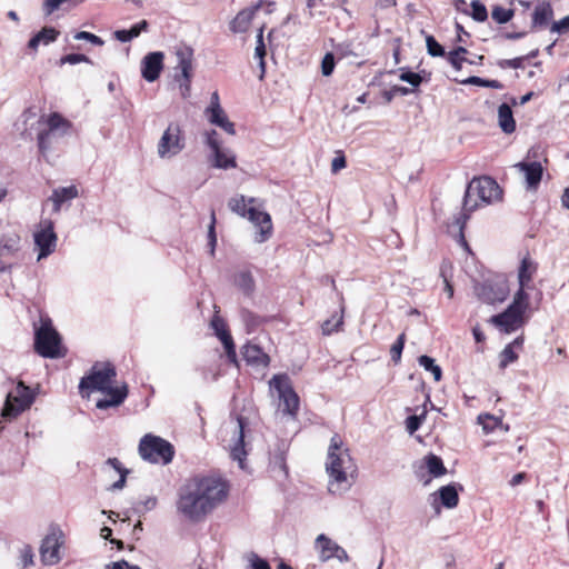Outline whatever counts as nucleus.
<instances>
[{
	"instance_id": "nucleus-1",
	"label": "nucleus",
	"mask_w": 569,
	"mask_h": 569,
	"mask_svg": "<svg viewBox=\"0 0 569 569\" xmlns=\"http://www.w3.org/2000/svg\"><path fill=\"white\" fill-rule=\"evenodd\" d=\"M227 492L226 482L219 478H192L179 489L177 510L188 520L199 522L226 499Z\"/></svg>"
},
{
	"instance_id": "nucleus-2",
	"label": "nucleus",
	"mask_w": 569,
	"mask_h": 569,
	"mask_svg": "<svg viewBox=\"0 0 569 569\" xmlns=\"http://www.w3.org/2000/svg\"><path fill=\"white\" fill-rule=\"evenodd\" d=\"M116 376V368L110 362L103 365L96 363L89 375L81 378L79 383L80 392L96 390L106 393L108 398L97 401L96 407L98 409L104 410L111 407H119L128 396V386L123 383L120 387H112L111 383Z\"/></svg>"
},
{
	"instance_id": "nucleus-3",
	"label": "nucleus",
	"mask_w": 569,
	"mask_h": 569,
	"mask_svg": "<svg viewBox=\"0 0 569 569\" xmlns=\"http://www.w3.org/2000/svg\"><path fill=\"white\" fill-rule=\"evenodd\" d=\"M326 471L330 479L328 490L331 493H341L351 487V482L348 481V476H352L356 471V466L349 453V449L343 447V441L337 433L330 439Z\"/></svg>"
},
{
	"instance_id": "nucleus-4",
	"label": "nucleus",
	"mask_w": 569,
	"mask_h": 569,
	"mask_svg": "<svg viewBox=\"0 0 569 569\" xmlns=\"http://www.w3.org/2000/svg\"><path fill=\"white\" fill-rule=\"evenodd\" d=\"M34 350L43 358L57 359L66 356L61 337L48 317H41L40 326L34 327Z\"/></svg>"
},
{
	"instance_id": "nucleus-5",
	"label": "nucleus",
	"mask_w": 569,
	"mask_h": 569,
	"mask_svg": "<svg viewBox=\"0 0 569 569\" xmlns=\"http://www.w3.org/2000/svg\"><path fill=\"white\" fill-rule=\"evenodd\" d=\"M228 206L231 211L241 217H247L258 229L254 237L257 243L267 241L272 234V222L269 213L259 211L256 208H247L244 196H237L229 200Z\"/></svg>"
},
{
	"instance_id": "nucleus-6",
	"label": "nucleus",
	"mask_w": 569,
	"mask_h": 569,
	"mask_svg": "<svg viewBox=\"0 0 569 569\" xmlns=\"http://www.w3.org/2000/svg\"><path fill=\"white\" fill-rule=\"evenodd\" d=\"M501 189L499 184L490 177L473 178L467 186L463 198V210L473 211L478 207V202H472V197L477 196L481 202L489 204L500 199Z\"/></svg>"
},
{
	"instance_id": "nucleus-7",
	"label": "nucleus",
	"mask_w": 569,
	"mask_h": 569,
	"mask_svg": "<svg viewBox=\"0 0 569 569\" xmlns=\"http://www.w3.org/2000/svg\"><path fill=\"white\" fill-rule=\"evenodd\" d=\"M139 453L151 463L168 465L174 457V447L166 439L148 433L139 442Z\"/></svg>"
},
{
	"instance_id": "nucleus-8",
	"label": "nucleus",
	"mask_w": 569,
	"mask_h": 569,
	"mask_svg": "<svg viewBox=\"0 0 569 569\" xmlns=\"http://www.w3.org/2000/svg\"><path fill=\"white\" fill-rule=\"evenodd\" d=\"M270 389L278 393L279 410L292 419L297 417L299 410V397L291 386L287 375H276L269 382Z\"/></svg>"
},
{
	"instance_id": "nucleus-9",
	"label": "nucleus",
	"mask_w": 569,
	"mask_h": 569,
	"mask_svg": "<svg viewBox=\"0 0 569 569\" xmlns=\"http://www.w3.org/2000/svg\"><path fill=\"white\" fill-rule=\"evenodd\" d=\"M186 148V138L178 122H170L162 133L157 152L161 159H170L179 154Z\"/></svg>"
},
{
	"instance_id": "nucleus-10",
	"label": "nucleus",
	"mask_w": 569,
	"mask_h": 569,
	"mask_svg": "<svg viewBox=\"0 0 569 569\" xmlns=\"http://www.w3.org/2000/svg\"><path fill=\"white\" fill-rule=\"evenodd\" d=\"M473 289L478 299L487 305L503 302L509 295L507 280L502 276L487 278L476 283Z\"/></svg>"
},
{
	"instance_id": "nucleus-11",
	"label": "nucleus",
	"mask_w": 569,
	"mask_h": 569,
	"mask_svg": "<svg viewBox=\"0 0 569 569\" xmlns=\"http://www.w3.org/2000/svg\"><path fill=\"white\" fill-rule=\"evenodd\" d=\"M34 401V395L23 382H19L14 390L7 395L1 416L13 419L28 409Z\"/></svg>"
},
{
	"instance_id": "nucleus-12",
	"label": "nucleus",
	"mask_w": 569,
	"mask_h": 569,
	"mask_svg": "<svg viewBox=\"0 0 569 569\" xmlns=\"http://www.w3.org/2000/svg\"><path fill=\"white\" fill-rule=\"evenodd\" d=\"M176 56V70H179L180 73L174 74V81L179 83L181 96L186 99L191 91L192 50L190 48L178 49Z\"/></svg>"
},
{
	"instance_id": "nucleus-13",
	"label": "nucleus",
	"mask_w": 569,
	"mask_h": 569,
	"mask_svg": "<svg viewBox=\"0 0 569 569\" xmlns=\"http://www.w3.org/2000/svg\"><path fill=\"white\" fill-rule=\"evenodd\" d=\"M62 537L63 535L60 530H53L43 538L40 546V556L44 565L52 566L59 562V549L63 543Z\"/></svg>"
},
{
	"instance_id": "nucleus-14",
	"label": "nucleus",
	"mask_w": 569,
	"mask_h": 569,
	"mask_svg": "<svg viewBox=\"0 0 569 569\" xmlns=\"http://www.w3.org/2000/svg\"><path fill=\"white\" fill-rule=\"evenodd\" d=\"M44 228L34 233V243L39 248L38 260L52 253L57 246V234L53 231V223L50 220L43 222Z\"/></svg>"
},
{
	"instance_id": "nucleus-15",
	"label": "nucleus",
	"mask_w": 569,
	"mask_h": 569,
	"mask_svg": "<svg viewBox=\"0 0 569 569\" xmlns=\"http://www.w3.org/2000/svg\"><path fill=\"white\" fill-rule=\"evenodd\" d=\"M523 312V310L517 309L516 306H509L503 312L493 316L491 321L505 332L510 333L522 325Z\"/></svg>"
},
{
	"instance_id": "nucleus-16",
	"label": "nucleus",
	"mask_w": 569,
	"mask_h": 569,
	"mask_svg": "<svg viewBox=\"0 0 569 569\" xmlns=\"http://www.w3.org/2000/svg\"><path fill=\"white\" fill-rule=\"evenodd\" d=\"M164 54L161 51L149 52L141 61V76L148 82L156 81L163 69Z\"/></svg>"
},
{
	"instance_id": "nucleus-17",
	"label": "nucleus",
	"mask_w": 569,
	"mask_h": 569,
	"mask_svg": "<svg viewBox=\"0 0 569 569\" xmlns=\"http://www.w3.org/2000/svg\"><path fill=\"white\" fill-rule=\"evenodd\" d=\"M525 178V182L528 190H536L541 181L543 168L540 162L521 161L515 166Z\"/></svg>"
},
{
	"instance_id": "nucleus-18",
	"label": "nucleus",
	"mask_w": 569,
	"mask_h": 569,
	"mask_svg": "<svg viewBox=\"0 0 569 569\" xmlns=\"http://www.w3.org/2000/svg\"><path fill=\"white\" fill-rule=\"evenodd\" d=\"M241 356L248 365L252 366H268L269 357L257 345L246 343L241 348Z\"/></svg>"
},
{
	"instance_id": "nucleus-19",
	"label": "nucleus",
	"mask_w": 569,
	"mask_h": 569,
	"mask_svg": "<svg viewBox=\"0 0 569 569\" xmlns=\"http://www.w3.org/2000/svg\"><path fill=\"white\" fill-rule=\"evenodd\" d=\"M237 422H238V426H237L238 438H237V442L234 443V446L231 449V457L233 460L238 461L239 467L241 469H243L244 468V457L247 455L246 450H244V441H243L246 420L242 417H238Z\"/></svg>"
},
{
	"instance_id": "nucleus-20",
	"label": "nucleus",
	"mask_w": 569,
	"mask_h": 569,
	"mask_svg": "<svg viewBox=\"0 0 569 569\" xmlns=\"http://www.w3.org/2000/svg\"><path fill=\"white\" fill-rule=\"evenodd\" d=\"M211 164L218 169H232L237 167L236 156L229 149L218 148L212 150Z\"/></svg>"
},
{
	"instance_id": "nucleus-21",
	"label": "nucleus",
	"mask_w": 569,
	"mask_h": 569,
	"mask_svg": "<svg viewBox=\"0 0 569 569\" xmlns=\"http://www.w3.org/2000/svg\"><path fill=\"white\" fill-rule=\"evenodd\" d=\"M553 17V9L550 2L543 1L536 6L535 11L532 13V24L531 28H543L548 24V22Z\"/></svg>"
},
{
	"instance_id": "nucleus-22",
	"label": "nucleus",
	"mask_w": 569,
	"mask_h": 569,
	"mask_svg": "<svg viewBox=\"0 0 569 569\" xmlns=\"http://www.w3.org/2000/svg\"><path fill=\"white\" fill-rule=\"evenodd\" d=\"M316 548L319 549V559L322 562H326L333 558L336 553V549L338 548V543L335 542L332 539L327 537L325 533H320L316 538Z\"/></svg>"
},
{
	"instance_id": "nucleus-23",
	"label": "nucleus",
	"mask_w": 569,
	"mask_h": 569,
	"mask_svg": "<svg viewBox=\"0 0 569 569\" xmlns=\"http://www.w3.org/2000/svg\"><path fill=\"white\" fill-rule=\"evenodd\" d=\"M78 197V189L76 186L58 188L52 191L49 200L53 202V211L59 212L63 202L72 200Z\"/></svg>"
},
{
	"instance_id": "nucleus-24",
	"label": "nucleus",
	"mask_w": 569,
	"mask_h": 569,
	"mask_svg": "<svg viewBox=\"0 0 569 569\" xmlns=\"http://www.w3.org/2000/svg\"><path fill=\"white\" fill-rule=\"evenodd\" d=\"M498 123L500 129L510 134L516 130V121L513 118V112L511 107L508 103H501L498 108Z\"/></svg>"
},
{
	"instance_id": "nucleus-25",
	"label": "nucleus",
	"mask_w": 569,
	"mask_h": 569,
	"mask_svg": "<svg viewBox=\"0 0 569 569\" xmlns=\"http://www.w3.org/2000/svg\"><path fill=\"white\" fill-rule=\"evenodd\" d=\"M58 36V30L52 27H44L29 40L28 48L31 50H37L40 43L47 46L56 41Z\"/></svg>"
},
{
	"instance_id": "nucleus-26",
	"label": "nucleus",
	"mask_w": 569,
	"mask_h": 569,
	"mask_svg": "<svg viewBox=\"0 0 569 569\" xmlns=\"http://www.w3.org/2000/svg\"><path fill=\"white\" fill-rule=\"evenodd\" d=\"M439 500L445 508L452 509L459 503L458 488L456 483L442 486L438 491Z\"/></svg>"
},
{
	"instance_id": "nucleus-27",
	"label": "nucleus",
	"mask_w": 569,
	"mask_h": 569,
	"mask_svg": "<svg viewBox=\"0 0 569 569\" xmlns=\"http://www.w3.org/2000/svg\"><path fill=\"white\" fill-rule=\"evenodd\" d=\"M107 468L114 470L120 476L119 479L110 486L109 490H121L126 486L129 470L122 467L117 458H109L104 463V470H107Z\"/></svg>"
},
{
	"instance_id": "nucleus-28",
	"label": "nucleus",
	"mask_w": 569,
	"mask_h": 569,
	"mask_svg": "<svg viewBox=\"0 0 569 569\" xmlns=\"http://www.w3.org/2000/svg\"><path fill=\"white\" fill-rule=\"evenodd\" d=\"M206 114H207L210 123L218 126L219 128L223 129L229 134L236 133L234 124L231 121H229L223 109H219L218 111L214 110L211 112H206Z\"/></svg>"
},
{
	"instance_id": "nucleus-29",
	"label": "nucleus",
	"mask_w": 569,
	"mask_h": 569,
	"mask_svg": "<svg viewBox=\"0 0 569 569\" xmlns=\"http://www.w3.org/2000/svg\"><path fill=\"white\" fill-rule=\"evenodd\" d=\"M536 270L537 264L530 258H523L518 271L519 286L528 287Z\"/></svg>"
},
{
	"instance_id": "nucleus-30",
	"label": "nucleus",
	"mask_w": 569,
	"mask_h": 569,
	"mask_svg": "<svg viewBox=\"0 0 569 569\" xmlns=\"http://www.w3.org/2000/svg\"><path fill=\"white\" fill-rule=\"evenodd\" d=\"M423 462L428 472L435 478L447 473V468L445 467L442 459L433 453L427 455L423 458Z\"/></svg>"
},
{
	"instance_id": "nucleus-31",
	"label": "nucleus",
	"mask_w": 569,
	"mask_h": 569,
	"mask_svg": "<svg viewBox=\"0 0 569 569\" xmlns=\"http://www.w3.org/2000/svg\"><path fill=\"white\" fill-rule=\"evenodd\" d=\"M48 129L52 133L63 136L70 127V123L59 113L53 112L47 119Z\"/></svg>"
},
{
	"instance_id": "nucleus-32",
	"label": "nucleus",
	"mask_w": 569,
	"mask_h": 569,
	"mask_svg": "<svg viewBox=\"0 0 569 569\" xmlns=\"http://www.w3.org/2000/svg\"><path fill=\"white\" fill-rule=\"evenodd\" d=\"M234 284L244 293L250 295L254 289V281L249 271H240L234 276Z\"/></svg>"
},
{
	"instance_id": "nucleus-33",
	"label": "nucleus",
	"mask_w": 569,
	"mask_h": 569,
	"mask_svg": "<svg viewBox=\"0 0 569 569\" xmlns=\"http://www.w3.org/2000/svg\"><path fill=\"white\" fill-rule=\"evenodd\" d=\"M418 363L427 371H430L433 376V379L436 381H440L441 380V377H442V370L441 368L436 365L435 362V359L427 356V355H422L418 358Z\"/></svg>"
},
{
	"instance_id": "nucleus-34",
	"label": "nucleus",
	"mask_w": 569,
	"mask_h": 569,
	"mask_svg": "<svg viewBox=\"0 0 569 569\" xmlns=\"http://www.w3.org/2000/svg\"><path fill=\"white\" fill-rule=\"evenodd\" d=\"M478 423L482 427L485 433L492 432L498 426L502 425V420L489 413H481L477 418Z\"/></svg>"
},
{
	"instance_id": "nucleus-35",
	"label": "nucleus",
	"mask_w": 569,
	"mask_h": 569,
	"mask_svg": "<svg viewBox=\"0 0 569 569\" xmlns=\"http://www.w3.org/2000/svg\"><path fill=\"white\" fill-rule=\"evenodd\" d=\"M343 311H345V308L341 307L340 309V316H332L331 319H328L326 320L323 323H322V332L323 335H331L332 332L335 331H338L339 328L342 326L343 323Z\"/></svg>"
},
{
	"instance_id": "nucleus-36",
	"label": "nucleus",
	"mask_w": 569,
	"mask_h": 569,
	"mask_svg": "<svg viewBox=\"0 0 569 569\" xmlns=\"http://www.w3.org/2000/svg\"><path fill=\"white\" fill-rule=\"evenodd\" d=\"M461 83L465 84H475L479 87H486V88H492V89H503V84L498 80H489L483 79L477 76H471L467 78L466 80L461 81Z\"/></svg>"
},
{
	"instance_id": "nucleus-37",
	"label": "nucleus",
	"mask_w": 569,
	"mask_h": 569,
	"mask_svg": "<svg viewBox=\"0 0 569 569\" xmlns=\"http://www.w3.org/2000/svg\"><path fill=\"white\" fill-rule=\"evenodd\" d=\"M513 14L515 11L512 9H503L500 6L493 7L491 11L492 19L499 24L509 22L512 19Z\"/></svg>"
},
{
	"instance_id": "nucleus-38",
	"label": "nucleus",
	"mask_w": 569,
	"mask_h": 569,
	"mask_svg": "<svg viewBox=\"0 0 569 569\" xmlns=\"http://www.w3.org/2000/svg\"><path fill=\"white\" fill-rule=\"evenodd\" d=\"M471 17L477 22H483L488 19V11L486 6L479 0H472L471 3Z\"/></svg>"
},
{
	"instance_id": "nucleus-39",
	"label": "nucleus",
	"mask_w": 569,
	"mask_h": 569,
	"mask_svg": "<svg viewBox=\"0 0 569 569\" xmlns=\"http://www.w3.org/2000/svg\"><path fill=\"white\" fill-rule=\"evenodd\" d=\"M221 342L224 347L226 355H227L229 362L233 363L234 366H238L236 346H234L231 335H224L223 337H221Z\"/></svg>"
},
{
	"instance_id": "nucleus-40",
	"label": "nucleus",
	"mask_w": 569,
	"mask_h": 569,
	"mask_svg": "<svg viewBox=\"0 0 569 569\" xmlns=\"http://www.w3.org/2000/svg\"><path fill=\"white\" fill-rule=\"evenodd\" d=\"M56 137L51 131L43 130L38 134V147L42 156L51 149L52 139Z\"/></svg>"
},
{
	"instance_id": "nucleus-41",
	"label": "nucleus",
	"mask_w": 569,
	"mask_h": 569,
	"mask_svg": "<svg viewBox=\"0 0 569 569\" xmlns=\"http://www.w3.org/2000/svg\"><path fill=\"white\" fill-rule=\"evenodd\" d=\"M465 53H467L465 47H457L448 53V61L456 70H461L462 62L466 61V59L460 56Z\"/></svg>"
},
{
	"instance_id": "nucleus-42",
	"label": "nucleus",
	"mask_w": 569,
	"mask_h": 569,
	"mask_svg": "<svg viewBox=\"0 0 569 569\" xmlns=\"http://www.w3.org/2000/svg\"><path fill=\"white\" fill-rule=\"evenodd\" d=\"M264 56H266V46L263 42V30L260 29L257 36V46L254 49V57L260 60L259 64L262 71V74L264 73Z\"/></svg>"
},
{
	"instance_id": "nucleus-43",
	"label": "nucleus",
	"mask_w": 569,
	"mask_h": 569,
	"mask_svg": "<svg viewBox=\"0 0 569 569\" xmlns=\"http://www.w3.org/2000/svg\"><path fill=\"white\" fill-rule=\"evenodd\" d=\"M427 51L431 57H443L446 54L443 47L435 39L433 36L426 37Z\"/></svg>"
},
{
	"instance_id": "nucleus-44",
	"label": "nucleus",
	"mask_w": 569,
	"mask_h": 569,
	"mask_svg": "<svg viewBox=\"0 0 569 569\" xmlns=\"http://www.w3.org/2000/svg\"><path fill=\"white\" fill-rule=\"evenodd\" d=\"M405 342H406V335L401 333L390 348L391 360L395 363H398L401 359Z\"/></svg>"
},
{
	"instance_id": "nucleus-45",
	"label": "nucleus",
	"mask_w": 569,
	"mask_h": 569,
	"mask_svg": "<svg viewBox=\"0 0 569 569\" xmlns=\"http://www.w3.org/2000/svg\"><path fill=\"white\" fill-rule=\"evenodd\" d=\"M399 79L403 82L409 83L413 88H417L422 83L425 78L421 73L406 70L400 73Z\"/></svg>"
},
{
	"instance_id": "nucleus-46",
	"label": "nucleus",
	"mask_w": 569,
	"mask_h": 569,
	"mask_svg": "<svg viewBox=\"0 0 569 569\" xmlns=\"http://www.w3.org/2000/svg\"><path fill=\"white\" fill-rule=\"evenodd\" d=\"M518 359V355L516 350L512 349V346H506L505 349L500 353V368L505 369L509 363L515 362Z\"/></svg>"
},
{
	"instance_id": "nucleus-47",
	"label": "nucleus",
	"mask_w": 569,
	"mask_h": 569,
	"mask_svg": "<svg viewBox=\"0 0 569 569\" xmlns=\"http://www.w3.org/2000/svg\"><path fill=\"white\" fill-rule=\"evenodd\" d=\"M335 56L331 52L326 53L321 62V72L325 77H329L335 70Z\"/></svg>"
},
{
	"instance_id": "nucleus-48",
	"label": "nucleus",
	"mask_w": 569,
	"mask_h": 569,
	"mask_svg": "<svg viewBox=\"0 0 569 569\" xmlns=\"http://www.w3.org/2000/svg\"><path fill=\"white\" fill-rule=\"evenodd\" d=\"M525 288L526 287L519 286V290L515 295L513 301L510 305V306H516L517 309L523 310V311L527 308V300H528V295L526 293Z\"/></svg>"
},
{
	"instance_id": "nucleus-49",
	"label": "nucleus",
	"mask_w": 569,
	"mask_h": 569,
	"mask_svg": "<svg viewBox=\"0 0 569 569\" xmlns=\"http://www.w3.org/2000/svg\"><path fill=\"white\" fill-rule=\"evenodd\" d=\"M74 39L76 40H86L96 46H102L104 43V41L100 37L96 36L91 32H88V31L77 32L74 34Z\"/></svg>"
},
{
	"instance_id": "nucleus-50",
	"label": "nucleus",
	"mask_w": 569,
	"mask_h": 569,
	"mask_svg": "<svg viewBox=\"0 0 569 569\" xmlns=\"http://www.w3.org/2000/svg\"><path fill=\"white\" fill-rule=\"evenodd\" d=\"M211 327L214 330L216 336L221 340L224 335H230L226 328L224 321L219 317H213L211 320Z\"/></svg>"
},
{
	"instance_id": "nucleus-51",
	"label": "nucleus",
	"mask_w": 569,
	"mask_h": 569,
	"mask_svg": "<svg viewBox=\"0 0 569 569\" xmlns=\"http://www.w3.org/2000/svg\"><path fill=\"white\" fill-rule=\"evenodd\" d=\"M61 63L76 64L80 62L92 63V61L84 54L81 53H70L61 58Z\"/></svg>"
},
{
	"instance_id": "nucleus-52",
	"label": "nucleus",
	"mask_w": 569,
	"mask_h": 569,
	"mask_svg": "<svg viewBox=\"0 0 569 569\" xmlns=\"http://www.w3.org/2000/svg\"><path fill=\"white\" fill-rule=\"evenodd\" d=\"M20 560L22 568H27L28 566L33 563V551L30 546H24L20 551Z\"/></svg>"
},
{
	"instance_id": "nucleus-53",
	"label": "nucleus",
	"mask_w": 569,
	"mask_h": 569,
	"mask_svg": "<svg viewBox=\"0 0 569 569\" xmlns=\"http://www.w3.org/2000/svg\"><path fill=\"white\" fill-rule=\"evenodd\" d=\"M249 561L251 569H271L268 561L256 553L250 555Z\"/></svg>"
},
{
	"instance_id": "nucleus-54",
	"label": "nucleus",
	"mask_w": 569,
	"mask_h": 569,
	"mask_svg": "<svg viewBox=\"0 0 569 569\" xmlns=\"http://www.w3.org/2000/svg\"><path fill=\"white\" fill-rule=\"evenodd\" d=\"M550 31L557 33H566L569 31V16L560 19L559 21H555L551 24Z\"/></svg>"
},
{
	"instance_id": "nucleus-55",
	"label": "nucleus",
	"mask_w": 569,
	"mask_h": 569,
	"mask_svg": "<svg viewBox=\"0 0 569 569\" xmlns=\"http://www.w3.org/2000/svg\"><path fill=\"white\" fill-rule=\"evenodd\" d=\"M421 422H422V417L417 416V415L409 416L406 420V427H407V430L409 431V433L412 435L413 432H416L420 428Z\"/></svg>"
},
{
	"instance_id": "nucleus-56",
	"label": "nucleus",
	"mask_w": 569,
	"mask_h": 569,
	"mask_svg": "<svg viewBox=\"0 0 569 569\" xmlns=\"http://www.w3.org/2000/svg\"><path fill=\"white\" fill-rule=\"evenodd\" d=\"M214 223H216V216H214V212L212 211L211 223L208 229V239H209V246L211 247V250H210L211 254H213L214 247L217 243V237H216V232H214Z\"/></svg>"
},
{
	"instance_id": "nucleus-57",
	"label": "nucleus",
	"mask_w": 569,
	"mask_h": 569,
	"mask_svg": "<svg viewBox=\"0 0 569 569\" xmlns=\"http://www.w3.org/2000/svg\"><path fill=\"white\" fill-rule=\"evenodd\" d=\"M526 57H518L513 59H507L499 62V66L502 68H512V69H519L523 67V61Z\"/></svg>"
},
{
	"instance_id": "nucleus-58",
	"label": "nucleus",
	"mask_w": 569,
	"mask_h": 569,
	"mask_svg": "<svg viewBox=\"0 0 569 569\" xmlns=\"http://www.w3.org/2000/svg\"><path fill=\"white\" fill-rule=\"evenodd\" d=\"M347 161L342 152H339V154L333 158L331 162V171L332 173H337L341 169L346 168Z\"/></svg>"
},
{
	"instance_id": "nucleus-59",
	"label": "nucleus",
	"mask_w": 569,
	"mask_h": 569,
	"mask_svg": "<svg viewBox=\"0 0 569 569\" xmlns=\"http://www.w3.org/2000/svg\"><path fill=\"white\" fill-rule=\"evenodd\" d=\"M217 136H218V133L216 130H211L206 133V142H207L208 147L211 149V151L221 147L217 139Z\"/></svg>"
},
{
	"instance_id": "nucleus-60",
	"label": "nucleus",
	"mask_w": 569,
	"mask_h": 569,
	"mask_svg": "<svg viewBox=\"0 0 569 569\" xmlns=\"http://www.w3.org/2000/svg\"><path fill=\"white\" fill-rule=\"evenodd\" d=\"M64 1L66 0H43V9H44L46 14H51Z\"/></svg>"
},
{
	"instance_id": "nucleus-61",
	"label": "nucleus",
	"mask_w": 569,
	"mask_h": 569,
	"mask_svg": "<svg viewBox=\"0 0 569 569\" xmlns=\"http://www.w3.org/2000/svg\"><path fill=\"white\" fill-rule=\"evenodd\" d=\"M148 27H149V23L147 20H141L140 22L133 24L130 28L132 37L133 38L139 37L142 31H147Z\"/></svg>"
},
{
	"instance_id": "nucleus-62",
	"label": "nucleus",
	"mask_w": 569,
	"mask_h": 569,
	"mask_svg": "<svg viewBox=\"0 0 569 569\" xmlns=\"http://www.w3.org/2000/svg\"><path fill=\"white\" fill-rule=\"evenodd\" d=\"M114 38L117 40H119L120 42H128V41H131L132 39H134L131 34L130 29L129 30H126V29L117 30L114 32Z\"/></svg>"
},
{
	"instance_id": "nucleus-63",
	"label": "nucleus",
	"mask_w": 569,
	"mask_h": 569,
	"mask_svg": "<svg viewBox=\"0 0 569 569\" xmlns=\"http://www.w3.org/2000/svg\"><path fill=\"white\" fill-rule=\"evenodd\" d=\"M219 109H222L219 102V96L218 92H213L211 96L210 106L206 109V112H211L214 110L218 111Z\"/></svg>"
},
{
	"instance_id": "nucleus-64",
	"label": "nucleus",
	"mask_w": 569,
	"mask_h": 569,
	"mask_svg": "<svg viewBox=\"0 0 569 569\" xmlns=\"http://www.w3.org/2000/svg\"><path fill=\"white\" fill-rule=\"evenodd\" d=\"M129 562L126 560H119L116 562H111L109 565H106L104 569H127Z\"/></svg>"
}]
</instances>
